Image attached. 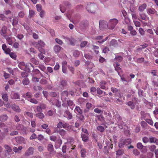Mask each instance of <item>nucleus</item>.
Masks as SVG:
<instances>
[{
	"mask_svg": "<svg viewBox=\"0 0 158 158\" xmlns=\"http://www.w3.org/2000/svg\"><path fill=\"white\" fill-rule=\"evenodd\" d=\"M126 105L130 106L131 108L132 109H133L135 108V105H134L133 102L131 101L128 102L127 103Z\"/></svg>",
	"mask_w": 158,
	"mask_h": 158,
	"instance_id": "obj_36",
	"label": "nucleus"
},
{
	"mask_svg": "<svg viewBox=\"0 0 158 158\" xmlns=\"http://www.w3.org/2000/svg\"><path fill=\"white\" fill-rule=\"evenodd\" d=\"M11 107L12 109L15 111L19 113L21 111L19 106L16 105L15 104H13L11 105Z\"/></svg>",
	"mask_w": 158,
	"mask_h": 158,
	"instance_id": "obj_9",
	"label": "nucleus"
},
{
	"mask_svg": "<svg viewBox=\"0 0 158 158\" xmlns=\"http://www.w3.org/2000/svg\"><path fill=\"white\" fill-rule=\"evenodd\" d=\"M57 132L59 134L63 137L65 135L66 131L63 129L60 130L59 131H57Z\"/></svg>",
	"mask_w": 158,
	"mask_h": 158,
	"instance_id": "obj_33",
	"label": "nucleus"
},
{
	"mask_svg": "<svg viewBox=\"0 0 158 158\" xmlns=\"http://www.w3.org/2000/svg\"><path fill=\"white\" fill-rule=\"evenodd\" d=\"M2 98L5 101H8V99L7 94H2Z\"/></svg>",
	"mask_w": 158,
	"mask_h": 158,
	"instance_id": "obj_40",
	"label": "nucleus"
},
{
	"mask_svg": "<svg viewBox=\"0 0 158 158\" xmlns=\"http://www.w3.org/2000/svg\"><path fill=\"white\" fill-rule=\"evenodd\" d=\"M108 24L107 22L104 20H101L99 23V27L100 29L103 30L104 28L107 27H108Z\"/></svg>",
	"mask_w": 158,
	"mask_h": 158,
	"instance_id": "obj_5",
	"label": "nucleus"
},
{
	"mask_svg": "<svg viewBox=\"0 0 158 158\" xmlns=\"http://www.w3.org/2000/svg\"><path fill=\"white\" fill-rule=\"evenodd\" d=\"M139 15L140 18L143 20H147L148 18L147 17L146 14L144 13H139Z\"/></svg>",
	"mask_w": 158,
	"mask_h": 158,
	"instance_id": "obj_27",
	"label": "nucleus"
},
{
	"mask_svg": "<svg viewBox=\"0 0 158 158\" xmlns=\"http://www.w3.org/2000/svg\"><path fill=\"white\" fill-rule=\"evenodd\" d=\"M40 106L41 107L42 110L43 109H45L47 107V106L46 105L43 103H40Z\"/></svg>",
	"mask_w": 158,
	"mask_h": 158,
	"instance_id": "obj_63",
	"label": "nucleus"
},
{
	"mask_svg": "<svg viewBox=\"0 0 158 158\" xmlns=\"http://www.w3.org/2000/svg\"><path fill=\"white\" fill-rule=\"evenodd\" d=\"M19 68L22 70H24L26 68V64H25L24 62H22L19 63Z\"/></svg>",
	"mask_w": 158,
	"mask_h": 158,
	"instance_id": "obj_25",
	"label": "nucleus"
},
{
	"mask_svg": "<svg viewBox=\"0 0 158 158\" xmlns=\"http://www.w3.org/2000/svg\"><path fill=\"white\" fill-rule=\"evenodd\" d=\"M62 48L60 46L56 45L54 46V50L56 53H57L60 52Z\"/></svg>",
	"mask_w": 158,
	"mask_h": 158,
	"instance_id": "obj_20",
	"label": "nucleus"
},
{
	"mask_svg": "<svg viewBox=\"0 0 158 158\" xmlns=\"http://www.w3.org/2000/svg\"><path fill=\"white\" fill-rule=\"evenodd\" d=\"M35 115L36 117L41 120L43 119L45 116L44 114L42 112H38L36 113Z\"/></svg>",
	"mask_w": 158,
	"mask_h": 158,
	"instance_id": "obj_21",
	"label": "nucleus"
},
{
	"mask_svg": "<svg viewBox=\"0 0 158 158\" xmlns=\"http://www.w3.org/2000/svg\"><path fill=\"white\" fill-rule=\"evenodd\" d=\"M114 97L116 102H122V97L120 93H117L114 94Z\"/></svg>",
	"mask_w": 158,
	"mask_h": 158,
	"instance_id": "obj_7",
	"label": "nucleus"
},
{
	"mask_svg": "<svg viewBox=\"0 0 158 158\" xmlns=\"http://www.w3.org/2000/svg\"><path fill=\"white\" fill-rule=\"evenodd\" d=\"M10 56L14 60H16L17 56L15 53L11 52L9 54Z\"/></svg>",
	"mask_w": 158,
	"mask_h": 158,
	"instance_id": "obj_47",
	"label": "nucleus"
},
{
	"mask_svg": "<svg viewBox=\"0 0 158 158\" xmlns=\"http://www.w3.org/2000/svg\"><path fill=\"white\" fill-rule=\"evenodd\" d=\"M34 149L33 147H30L25 153V155L26 156H29L32 155L34 153Z\"/></svg>",
	"mask_w": 158,
	"mask_h": 158,
	"instance_id": "obj_11",
	"label": "nucleus"
},
{
	"mask_svg": "<svg viewBox=\"0 0 158 158\" xmlns=\"http://www.w3.org/2000/svg\"><path fill=\"white\" fill-rule=\"evenodd\" d=\"M97 129L100 132H102L104 131L105 129L104 127L101 126H99L97 127Z\"/></svg>",
	"mask_w": 158,
	"mask_h": 158,
	"instance_id": "obj_43",
	"label": "nucleus"
},
{
	"mask_svg": "<svg viewBox=\"0 0 158 158\" xmlns=\"http://www.w3.org/2000/svg\"><path fill=\"white\" fill-rule=\"evenodd\" d=\"M143 146L142 144V143L140 142H139L137 144V147L139 149H142L143 147Z\"/></svg>",
	"mask_w": 158,
	"mask_h": 158,
	"instance_id": "obj_54",
	"label": "nucleus"
},
{
	"mask_svg": "<svg viewBox=\"0 0 158 158\" xmlns=\"http://www.w3.org/2000/svg\"><path fill=\"white\" fill-rule=\"evenodd\" d=\"M28 101H29L31 103H34L35 104H37L38 102L34 98H31L29 99H28Z\"/></svg>",
	"mask_w": 158,
	"mask_h": 158,
	"instance_id": "obj_57",
	"label": "nucleus"
},
{
	"mask_svg": "<svg viewBox=\"0 0 158 158\" xmlns=\"http://www.w3.org/2000/svg\"><path fill=\"white\" fill-rule=\"evenodd\" d=\"M6 150V151L8 152H10L12 151L11 148L8 145H5L4 146Z\"/></svg>",
	"mask_w": 158,
	"mask_h": 158,
	"instance_id": "obj_51",
	"label": "nucleus"
},
{
	"mask_svg": "<svg viewBox=\"0 0 158 158\" xmlns=\"http://www.w3.org/2000/svg\"><path fill=\"white\" fill-rule=\"evenodd\" d=\"M124 153V150L122 149H119L116 152V155L119 156L123 155Z\"/></svg>",
	"mask_w": 158,
	"mask_h": 158,
	"instance_id": "obj_45",
	"label": "nucleus"
},
{
	"mask_svg": "<svg viewBox=\"0 0 158 158\" xmlns=\"http://www.w3.org/2000/svg\"><path fill=\"white\" fill-rule=\"evenodd\" d=\"M67 81L65 80H61L59 84V87L61 89H63L64 88L67 86Z\"/></svg>",
	"mask_w": 158,
	"mask_h": 158,
	"instance_id": "obj_12",
	"label": "nucleus"
},
{
	"mask_svg": "<svg viewBox=\"0 0 158 158\" xmlns=\"http://www.w3.org/2000/svg\"><path fill=\"white\" fill-rule=\"evenodd\" d=\"M45 44L44 43L43 41L40 40L38 42L35 43L34 45L38 49L40 52L44 54L45 53V51L42 48L44 47Z\"/></svg>",
	"mask_w": 158,
	"mask_h": 158,
	"instance_id": "obj_1",
	"label": "nucleus"
},
{
	"mask_svg": "<svg viewBox=\"0 0 158 158\" xmlns=\"http://www.w3.org/2000/svg\"><path fill=\"white\" fill-rule=\"evenodd\" d=\"M141 126L143 127H145L147 125L146 123L144 121H142L140 123Z\"/></svg>",
	"mask_w": 158,
	"mask_h": 158,
	"instance_id": "obj_64",
	"label": "nucleus"
},
{
	"mask_svg": "<svg viewBox=\"0 0 158 158\" xmlns=\"http://www.w3.org/2000/svg\"><path fill=\"white\" fill-rule=\"evenodd\" d=\"M22 148L23 147L22 146H20L18 148L15 147L13 148V150L15 153H20Z\"/></svg>",
	"mask_w": 158,
	"mask_h": 158,
	"instance_id": "obj_22",
	"label": "nucleus"
},
{
	"mask_svg": "<svg viewBox=\"0 0 158 158\" xmlns=\"http://www.w3.org/2000/svg\"><path fill=\"white\" fill-rule=\"evenodd\" d=\"M118 23V20L116 19H110L108 23V28L110 29H113Z\"/></svg>",
	"mask_w": 158,
	"mask_h": 158,
	"instance_id": "obj_2",
	"label": "nucleus"
},
{
	"mask_svg": "<svg viewBox=\"0 0 158 158\" xmlns=\"http://www.w3.org/2000/svg\"><path fill=\"white\" fill-rule=\"evenodd\" d=\"M25 95L26 98H27L28 100V99H29L30 98H31L32 97V94L30 92H27L26 94Z\"/></svg>",
	"mask_w": 158,
	"mask_h": 158,
	"instance_id": "obj_42",
	"label": "nucleus"
},
{
	"mask_svg": "<svg viewBox=\"0 0 158 158\" xmlns=\"http://www.w3.org/2000/svg\"><path fill=\"white\" fill-rule=\"evenodd\" d=\"M74 111L75 113L78 115H81L82 114V111L80 107L78 106H76L74 110Z\"/></svg>",
	"mask_w": 158,
	"mask_h": 158,
	"instance_id": "obj_16",
	"label": "nucleus"
},
{
	"mask_svg": "<svg viewBox=\"0 0 158 158\" xmlns=\"http://www.w3.org/2000/svg\"><path fill=\"white\" fill-rule=\"evenodd\" d=\"M4 37L6 39L8 44L10 45H12L13 44L12 37H7L6 35H4Z\"/></svg>",
	"mask_w": 158,
	"mask_h": 158,
	"instance_id": "obj_18",
	"label": "nucleus"
},
{
	"mask_svg": "<svg viewBox=\"0 0 158 158\" xmlns=\"http://www.w3.org/2000/svg\"><path fill=\"white\" fill-rule=\"evenodd\" d=\"M18 132L17 131H13L11 132L10 135L11 136H14L18 135Z\"/></svg>",
	"mask_w": 158,
	"mask_h": 158,
	"instance_id": "obj_61",
	"label": "nucleus"
},
{
	"mask_svg": "<svg viewBox=\"0 0 158 158\" xmlns=\"http://www.w3.org/2000/svg\"><path fill=\"white\" fill-rule=\"evenodd\" d=\"M96 7V6L94 4L90 3L87 4L86 8L88 12L92 13H94Z\"/></svg>",
	"mask_w": 158,
	"mask_h": 158,
	"instance_id": "obj_4",
	"label": "nucleus"
},
{
	"mask_svg": "<svg viewBox=\"0 0 158 158\" xmlns=\"http://www.w3.org/2000/svg\"><path fill=\"white\" fill-rule=\"evenodd\" d=\"M80 54V52L78 51L75 50V51L73 53V56L76 57H78L79 56Z\"/></svg>",
	"mask_w": 158,
	"mask_h": 158,
	"instance_id": "obj_52",
	"label": "nucleus"
},
{
	"mask_svg": "<svg viewBox=\"0 0 158 158\" xmlns=\"http://www.w3.org/2000/svg\"><path fill=\"white\" fill-rule=\"evenodd\" d=\"M94 111L96 113L98 114H100L101 113H103V111H102L101 110L99 109L98 108H95L94 110Z\"/></svg>",
	"mask_w": 158,
	"mask_h": 158,
	"instance_id": "obj_59",
	"label": "nucleus"
},
{
	"mask_svg": "<svg viewBox=\"0 0 158 158\" xmlns=\"http://www.w3.org/2000/svg\"><path fill=\"white\" fill-rule=\"evenodd\" d=\"M147 12L149 15H150L151 14H154L156 11L153 8H150L147 9Z\"/></svg>",
	"mask_w": 158,
	"mask_h": 158,
	"instance_id": "obj_19",
	"label": "nucleus"
},
{
	"mask_svg": "<svg viewBox=\"0 0 158 158\" xmlns=\"http://www.w3.org/2000/svg\"><path fill=\"white\" fill-rule=\"evenodd\" d=\"M7 27L6 26H3L1 29L0 33L2 35L4 36V35L6 33Z\"/></svg>",
	"mask_w": 158,
	"mask_h": 158,
	"instance_id": "obj_26",
	"label": "nucleus"
},
{
	"mask_svg": "<svg viewBox=\"0 0 158 158\" xmlns=\"http://www.w3.org/2000/svg\"><path fill=\"white\" fill-rule=\"evenodd\" d=\"M5 14L7 15V17L13 15L11 12L10 10H5Z\"/></svg>",
	"mask_w": 158,
	"mask_h": 158,
	"instance_id": "obj_55",
	"label": "nucleus"
},
{
	"mask_svg": "<svg viewBox=\"0 0 158 158\" xmlns=\"http://www.w3.org/2000/svg\"><path fill=\"white\" fill-rule=\"evenodd\" d=\"M147 7V5L145 3H143V4L139 6L138 10L140 12H143L146 9Z\"/></svg>",
	"mask_w": 158,
	"mask_h": 158,
	"instance_id": "obj_14",
	"label": "nucleus"
},
{
	"mask_svg": "<svg viewBox=\"0 0 158 158\" xmlns=\"http://www.w3.org/2000/svg\"><path fill=\"white\" fill-rule=\"evenodd\" d=\"M38 139L39 141H42L44 139V136L40 134L38 136Z\"/></svg>",
	"mask_w": 158,
	"mask_h": 158,
	"instance_id": "obj_60",
	"label": "nucleus"
},
{
	"mask_svg": "<svg viewBox=\"0 0 158 158\" xmlns=\"http://www.w3.org/2000/svg\"><path fill=\"white\" fill-rule=\"evenodd\" d=\"M30 60L31 62L35 65H38L39 63V61L34 58H31Z\"/></svg>",
	"mask_w": 158,
	"mask_h": 158,
	"instance_id": "obj_44",
	"label": "nucleus"
},
{
	"mask_svg": "<svg viewBox=\"0 0 158 158\" xmlns=\"http://www.w3.org/2000/svg\"><path fill=\"white\" fill-rule=\"evenodd\" d=\"M116 65L115 66L114 65L115 69L116 71L119 76H121L120 73H122V69L119 67V64L118 63H116Z\"/></svg>",
	"mask_w": 158,
	"mask_h": 158,
	"instance_id": "obj_13",
	"label": "nucleus"
},
{
	"mask_svg": "<svg viewBox=\"0 0 158 158\" xmlns=\"http://www.w3.org/2000/svg\"><path fill=\"white\" fill-rule=\"evenodd\" d=\"M123 59V57L119 56H116L115 58L114 59V61H118V62H121Z\"/></svg>",
	"mask_w": 158,
	"mask_h": 158,
	"instance_id": "obj_41",
	"label": "nucleus"
},
{
	"mask_svg": "<svg viewBox=\"0 0 158 158\" xmlns=\"http://www.w3.org/2000/svg\"><path fill=\"white\" fill-rule=\"evenodd\" d=\"M88 42L86 41H82L80 44V47L81 48H83L85 47L87 44Z\"/></svg>",
	"mask_w": 158,
	"mask_h": 158,
	"instance_id": "obj_49",
	"label": "nucleus"
},
{
	"mask_svg": "<svg viewBox=\"0 0 158 158\" xmlns=\"http://www.w3.org/2000/svg\"><path fill=\"white\" fill-rule=\"evenodd\" d=\"M146 122L150 125L152 126L153 124V122L152 119L147 118L145 119Z\"/></svg>",
	"mask_w": 158,
	"mask_h": 158,
	"instance_id": "obj_53",
	"label": "nucleus"
},
{
	"mask_svg": "<svg viewBox=\"0 0 158 158\" xmlns=\"http://www.w3.org/2000/svg\"><path fill=\"white\" fill-rule=\"evenodd\" d=\"M59 93L57 92H51L50 93V95L53 97H56L58 96Z\"/></svg>",
	"mask_w": 158,
	"mask_h": 158,
	"instance_id": "obj_32",
	"label": "nucleus"
},
{
	"mask_svg": "<svg viewBox=\"0 0 158 158\" xmlns=\"http://www.w3.org/2000/svg\"><path fill=\"white\" fill-rule=\"evenodd\" d=\"M13 98L15 99H19L20 96L17 93H14L13 96Z\"/></svg>",
	"mask_w": 158,
	"mask_h": 158,
	"instance_id": "obj_46",
	"label": "nucleus"
},
{
	"mask_svg": "<svg viewBox=\"0 0 158 158\" xmlns=\"http://www.w3.org/2000/svg\"><path fill=\"white\" fill-rule=\"evenodd\" d=\"M86 153V150L85 148H82L81 151V156L82 157L85 156Z\"/></svg>",
	"mask_w": 158,
	"mask_h": 158,
	"instance_id": "obj_35",
	"label": "nucleus"
},
{
	"mask_svg": "<svg viewBox=\"0 0 158 158\" xmlns=\"http://www.w3.org/2000/svg\"><path fill=\"white\" fill-rule=\"evenodd\" d=\"M56 137L54 135H52L49 137L50 139L53 141H55L56 140Z\"/></svg>",
	"mask_w": 158,
	"mask_h": 158,
	"instance_id": "obj_62",
	"label": "nucleus"
},
{
	"mask_svg": "<svg viewBox=\"0 0 158 158\" xmlns=\"http://www.w3.org/2000/svg\"><path fill=\"white\" fill-rule=\"evenodd\" d=\"M89 134H84L81 133V136L82 140L85 142H86L89 140Z\"/></svg>",
	"mask_w": 158,
	"mask_h": 158,
	"instance_id": "obj_15",
	"label": "nucleus"
},
{
	"mask_svg": "<svg viewBox=\"0 0 158 158\" xmlns=\"http://www.w3.org/2000/svg\"><path fill=\"white\" fill-rule=\"evenodd\" d=\"M29 79L27 78H24L23 80V83L24 85H27L29 83Z\"/></svg>",
	"mask_w": 158,
	"mask_h": 158,
	"instance_id": "obj_38",
	"label": "nucleus"
},
{
	"mask_svg": "<svg viewBox=\"0 0 158 158\" xmlns=\"http://www.w3.org/2000/svg\"><path fill=\"white\" fill-rule=\"evenodd\" d=\"M47 149L50 154H54L56 152V151H54L53 146L51 143H49L48 144Z\"/></svg>",
	"mask_w": 158,
	"mask_h": 158,
	"instance_id": "obj_8",
	"label": "nucleus"
},
{
	"mask_svg": "<svg viewBox=\"0 0 158 158\" xmlns=\"http://www.w3.org/2000/svg\"><path fill=\"white\" fill-rule=\"evenodd\" d=\"M118 43L117 41L115 40H112L110 42V45L115 47L117 46Z\"/></svg>",
	"mask_w": 158,
	"mask_h": 158,
	"instance_id": "obj_28",
	"label": "nucleus"
},
{
	"mask_svg": "<svg viewBox=\"0 0 158 158\" xmlns=\"http://www.w3.org/2000/svg\"><path fill=\"white\" fill-rule=\"evenodd\" d=\"M124 141L125 144L126 145L130 144L131 142V140L130 139H124Z\"/></svg>",
	"mask_w": 158,
	"mask_h": 158,
	"instance_id": "obj_50",
	"label": "nucleus"
},
{
	"mask_svg": "<svg viewBox=\"0 0 158 158\" xmlns=\"http://www.w3.org/2000/svg\"><path fill=\"white\" fill-rule=\"evenodd\" d=\"M62 38L63 39L66 38L67 40H69L71 45L73 46H74L75 45L76 40L75 39L73 38H71V39H70L69 38L66 37L64 36H63Z\"/></svg>",
	"mask_w": 158,
	"mask_h": 158,
	"instance_id": "obj_17",
	"label": "nucleus"
},
{
	"mask_svg": "<svg viewBox=\"0 0 158 158\" xmlns=\"http://www.w3.org/2000/svg\"><path fill=\"white\" fill-rule=\"evenodd\" d=\"M72 126H70L69 124L67 123L63 124V128L66 130L70 131L69 128H71Z\"/></svg>",
	"mask_w": 158,
	"mask_h": 158,
	"instance_id": "obj_31",
	"label": "nucleus"
},
{
	"mask_svg": "<svg viewBox=\"0 0 158 158\" xmlns=\"http://www.w3.org/2000/svg\"><path fill=\"white\" fill-rule=\"evenodd\" d=\"M67 104L70 107L71 109L73 110L75 104L73 101L71 100H69L67 101Z\"/></svg>",
	"mask_w": 158,
	"mask_h": 158,
	"instance_id": "obj_30",
	"label": "nucleus"
},
{
	"mask_svg": "<svg viewBox=\"0 0 158 158\" xmlns=\"http://www.w3.org/2000/svg\"><path fill=\"white\" fill-rule=\"evenodd\" d=\"M61 98L62 99H65L68 97V93L66 91H63L61 93Z\"/></svg>",
	"mask_w": 158,
	"mask_h": 158,
	"instance_id": "obj_23",
	"label": "nucleus"
},
{
	"mask_svg": "<svg viewBox=\"0 0 158 158\" xmlns=\"http://www.w3.org/2000/svg\"><path fill=\"white\" fill-rule=\"evenodd\" d=\"M26 68H27L29 71H30L31 70H33L34 66L30 63H28L26 64Z\"/></svg>",
	"mask_w": 158,
	"mask_h": 158,
	"instance_id": "obj_24",
	"label": "nucleus"
},
{
	"mask_svg": "<svg viewBox=\"0 0 158 158\" xmlns=\"http://www.w3.org/2000/svg\"><path fill=\"white\" fill-rule=\"evenodd\" d=\"M0 19L3 21H8L9 19L8 16L7 17H6L4 15L2 14L0 15Z\"/></svg>",
	"mask_w": 158,
	"mask_h": 158,
	"instance_id": "obj_37",
	"label": "nucleus"
},
{
	"mask_svg": "<svg viewBox=\"0 0 158 158\" xmlns=\"http://www.w3.org/2000/svg\"><path fill=\"white\" fill-rule=\"evenodd\" d=\"M24 115L26 117H29V118H32L33 117V114L32 113L29 112H27L24 113Z\"/></svg>",
	"mask_w": 158,
	"mask_h": 158,
	"instance_id": "obj_39",
	"label": "nucleus"
},
{
	"mask_svg": "<svg viewBox=\"0 0 158 158\" xmlns=\"http://www.w3.org/2000/svg\"><path fill=\"white\" fill-rule=\"evenodd\" d=\"M111 90L114 93V94H116L117 93H120L119 91L117 89L114 87H112L111 89Z\"/></svg>",
	"mask_w": 158,
	"mask_h": 158,
	"instance_id": "obj_48",
	"label": "nucleus"
},
{
	"mask_svg": "<svg viewBox=\"0 0 158 158\" xmlns=\"http://www.w3.org/2000/svg\"><path fill=\"white\" fill-rule=\"evenodd\" d=\"M63 115L64 117L67 118L69 120L72 119L73 118L72 114L68 110H66L64 112Z\"/></svg>",
	"mask_w": 158,
	"mask_h": 158,
	"instance_id": "obj_6",
	"label": "nucleus"
},
{
	"mask_svg": "<svg viewBox=\"0 0 158 158\" xmlns=\"http://www.w3.org/2000/svg\"><path fill=\"white\" fill-rule=\"evenodd\" d=\"M139 34L142 35H143L145 34V31L142 28H139Z\"/></svg>",
	"mask_w": 158,
	"mask_h": 158,
	"instance_id": "obj_56",
	"label": "nucleus"
},
{
	"mask_svg": "<svg viewBox=\"0 0 158 158\" xmlns=\"http://www.w3.org/2000/svg\"><path fill=\"white\" fill-rule=\"evenodd\" d=\"M67 146L66 145H63L62 148V151L64 153L66 152Z\"/></svg>",
	"mask_w": 158,
	"mask_h": 158,
	"instance_id": "obj_58",
	"label": "nucleus"
},
{
	"mask_svg": "<svg viewBox=\"0 0 158 158\" xmlns=\"http://www.w3.org/2000/svg\"><path fill=\"white\" fill-rule=\"evenodd\" d=\"M8 118V116L7 115H3L0 116V121L2 122L6 121Z\"/></svg>",
	"mask_w": 158,
	"mask_h": 158,
	"instance_id": "obj_29",
	"label": "nucleus"
},
{
	"mask_svg": "<svg viewBox=\"0 0 158 158\" xmlns=\"http://www.w3.org/2000/svg\"><path fill=\"white\" fill-rule=\"evenodd\" d=\"M100 88L106 90L108 89V87L107 85V83L106 81H102L100 83Z\"/></svg>",
	"mask_w": 158,
	"mask_h": 158,
	"instance_id": "obj_10",
	"label": "nucleus"
},
{
	"mask_svg": "<svg viewBox=\"0 0 158 158\" xmlns=\"http://www.w3.org/2000/svg\"><path fill=\"white\" fill-rule=\"evenodd\" d=\"M13 17V15H11L8 16V19L10 22L11 23L13 26H15L17 25L19 22V19L17 17L14 16L13 17L12 20V19Z\"/></svg>",
	"mask_w": 158,
	"mask_h": 158,
	"instance_id": "obj_3",
	"label": "nucleus"
},
{
	"mask_svg": "<svg viewBox=\"0 0 158 158\" xmlns=\"http://www.w3.org/2000/svg\"><path fill=\"white\" fill-rule=\"evenodd\" d=\"M125 145V144L124 139H122L120 140L118 143V147L120 148H123L124 146Z\"/></svg>",
	"mask_w": 158,
	"mask_h": 158,
	"instance_id": "obj_34",
	"label": "nucleus"
}]
</instances>
